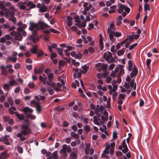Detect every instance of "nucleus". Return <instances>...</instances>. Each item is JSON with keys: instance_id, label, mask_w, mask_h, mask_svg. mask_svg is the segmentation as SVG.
I'll return each instance as SVG.
<instances>
[{"instance_id": "obj_1", "label": "nucleus", "mask_w": 159, "mask_h": 159, "mask_svg": "<svg viewBox=\"0 0 159 159\" xmlns=\"http://www.w3.org/2000/svg\"><path fill=\"white\" fill-rule=\"evenodd\" d=\"M50 27L48 25L41 21H39L37 24L31 22L29 30L33 31L32 35L28 39L29 40L35 43L37 42L39 39L37 36V31L40 29H43L45 28Z\"/></svg>"}, {"instance_id": "obj_2", "label": "nucleus", "mask_w": 159, "mask_h": 159, "mask_svg": "<svg viewBox=\"0 0 159 159\" xmlns=\"http://www.w3.org/2000/svg\"><path fill=\"white\" fill-rule=\"evenodd\" d=\"M17 25L19 27L17 28L18 32L15 31L11 32L10 35L14 37L15 39L19 41H20L22 39V36H25L26 35V33L24 29L26 27V25L23 24L21 22H19Z\"/></svg>"}, {"instance_id": "obj_3", "label": "nucleus", "mask_w": 159, "mask_h": 159, "mask_svg": "<svg viewBox=\"0 0 159 159\" xmlns=\"http://www.w3.org/2000/svg\"><path fill=\"white\" fill-rule=\"evenodd\" d=\"M30 123L27 120H25L24 122L21 126V131L20 133L17 134L18 137L22 136L23 135H26L31 132V130L30 128Z\"/></svg>"}, {"instance_id": "obj_4", "label": "nucleus", "mask_w": 159, "mask_h": 159, "mask_svg": "<svg viewBox=\"0 0 159 159\" xmlns=\"http://www.w3.org/2000/svg\"><path fill=\"white\" fill-rule=\"evenodd\" d=\"M115 145V143L114 142H111L110 144L107 143L105 149L102 154V157L104 158H107L108 156L107 154H108L109 152L111 154H113L114 152Z\"/></svg>"}, {"instance_id": "obj_5", "label": "nucleus", "mask_w": 159, "mask_h": 159, "mask_svg": "<svg viewBox=\"0 0 159 159\" xmlns=\"http://www.w3.org/2000/svg\"><path fill=\"white\" fill-rule=\"evenodd\" d=\"M126 81L124 84L125 88L127 89L133 88V89L135 90L136 89V83L135 84H134V79L131 80L129 76L128 75L126 78Z\"/></svg>"}, {"instance_id": "obj_6", "label": "nucleus", "mask_w": 159, "mask_h": 159, "mask_svg": "<svg viewBox=\"0 0 159 159\" xmlns=\"http://www.w3.org/2000/svg\"><path fill=\"white\" fill-rule=\"evenodd\" d=\"M15 15V12L14 11H10V10L7 11L6 12L4 16L6 18H8V20L11 21L13 23L16 24V18L14 16Z\"/></svg>"}, {"instance_id": "obj_7", "label": "nucleus", "mask_w": 159, "mask_h": 159, "mask_svg": "<svg viewBox=\"0 0 159 159\" xmlns=\"http://www.w3.org/2000/svg\"><path fill=\"white\" fill-rule=\"evenodd\" d=\"M124 66L122 65H119L118 66H116L115 69L116 72L119 73L116 75V77L117 78H119L120 77L121 75H123L124 73V70L123 69Z\"/></svg>"}, {"instance_id": "obj_8", "label": "nucleus", "mask_w": 159, "mask_h": 159, "mask_svg": "<svg viewBox=\"0 0 159 159\" xmlns=\"http://www.w3.org/2000/svg\"><path fill=\"white\" fill-rule=\"evenodd\" d=\"M61 84L59 82L57 83L56 84H55V87H54V89L56 92L61 91V88L62 86L63 88H65L66 87L65 86V81L63 80H61Z\"/></svg>"}, {"instance_id": "obj_9", "label": "nucleus", "mask_w": 159, "mask_h": 159, "mask_svg": "<svg viewBox=\"0 0 159 159\" xmlns=\"http://www.w3.org/2000/svg\"><path fill=\"white\" fill-rule=\"evenodd\" d=\"M108 89L109 90V93L110 95H112V98L114 100V97H116L117 95V93L116 91L117 89H114L112 88L111 85H109L108 86Z\"/></svg>"}, {"instance_id": "obj_10", "label": "nucleus", "mask_w": 159, "mask_h": 159, "mask_svg": "<svg viewBox=\"0 0 159 159\" xmlns=\"http://www.w3.org/2000/svg\"><path fill=\"white\" fill-rule=\"evenodd\" d=\"M63 150L61 149L60 151L61 153H63L65 155V158L66 157V152L67 151L68 152H71V148L70 146H67L65 144H64L62 146Z\"/></svg>"}, {"instance_id": "obj_11", "label": "nucleus", "mask_w": 159, "mask_h": 159, "mask_svg": "<svg viewBox=\"0 0 159 159\" xmlns=\"http://www.w3.org/2000/svg\"><path fill=\"white\" fill-rule=\"evenodd\" d=\"M104 57L108 62H113L115 60L112 57V53L110 52L105 53L104 54Z\"/></svg>"}, {"instance_id": "obj_12", "label": "nucleus", "mask_w": 159, "mask_h": 159, "mask_svg": "<svg viewBox=\"0 0 159 159\" xmlns=\"http://www.w3.org/2000/svg\"><path fill=\"white\" fill-rule=\"evenodd\" d=\"M130 9L126 6L120 4L119 5V8L118 10L119 13H120L122 12L125 11L127 12V13H128Z\"/></svg>"}, {"instance_id": "obj_13", "label": "nucleus", "mask_w": 159, "mask_h": 159, "mask_svg": "<svg viewBox=\"0 0 159 159\" xmlns=\"http://www.w3.org/2000/svg\"><path fill=\"white\" fill-rule=\"evenodd\" d=\"M31 104L32 105H35L36 106V110L38 114H39L41 112L42 108L39 102L34 100L31 102Z\"/></svg>"}, {"instance_id": "obj_14", "label": "nucleus", "mask_w": 159, "mask_h": 159, "mask_svg": "<svg viewBox=\"0 0 159 159\" xmlns=\"http://www.w3.org/2000/svg\"><path fill=\"white\" fill-rule=\"evenodd\" d=\"M9 10H7L4 5L3 3L0 2V15L3 16L6 14V12L9 11Z\"/></svg>"}, {"instance_id": "obj_15", "label": "nucleus", "mask_w": 159, "mask_h": 159, "mask_svg": "<svg viewBox=\"0 0 159 159\" xmlns=\"http://www.w3.org/2000/svg\"><path fill=\"white\" fill-rule=\"evenodd\" d=\"M104 116H102L101 117L102 120H100V125L104 124L108 119V113L105 110L103 112Z\"/></svg>"}, {"instance_id": "obj_16", "label": "nucleus", "mask_w": 159, "mask_h": 159, "mask_svg": "<svg viewBox=\"0 0 159 159\" xmlns=\"http://www.w3.org/2000/svg\"><path fill=\"white\" fill-rule=\"evenodd\" d=\"M42 83L44 85L47 84L48 86H51L52 87H55V82H50L48 81L47 78L46 76L43 77Z\"/></svg>"}, {"instance_id": "obj_17", "label": "nucleus", "mask_w": 159, "mask_h": 159, "mask_svg": "<svg viewBox=\"0 0 159 159\" xmlns=\"http://www.w3.org/2000/svg\"><path fill=\"white\" fill-rule=\"evenodd\" d=\"M122 35L121 33L120 32H115L114 31L112 33V34H111L109 35L110 39L111 40H113L114 39V37H120Z\"/></svg>"}, {"instance_id": "obj_18", "label": "nucleus", "mask_w": 159, "mask_h": 159, "mask_svg": "<svg viewBox=\"0 0 159 159\" xmlns=\"http://www.w3.org/2000/svg\"><path fill=\"white\" fill-rule=\"evenodd\" d=\"M26 6L27 9V11H28L31 9L35 8L36 7V5L32 2L29 1L26 2Z\"/></svg>"}, {"instance_id": "obj_19", "label": "nucleus", "mask_w": 159, "mask_h": 159, "mask_svg": "<svg viewBox=\"0 0 159 159\" xmlns=\"http://www.w3.org/2000/svg\"><path fill=\"white\" fill-rule=\"evenodd\" d=\"M26 3V2H20L17 4V5L20 10L27 11V6L26 5L25 6L24 5V4L25 3Z\"/></svg>"}, {"instance_id": "obj_20", "label": "nucleus", "mask_w": 159, "mask_h": 159, "mask_svg": "<svg viewBox=\"0 0 159 159\" xmlns=\"http://www.w3.org/2000/svg\"><path fill=\"white\" fill-rule=\"evenodd\" d=\"M115 29L116 27L114 24L113 23L111 24L107 29V32L109 35L111 34L112 32L115 31Z\"/></svg>"}, {"instance_id": "obj_21", "label": "nucleus", "mask_w": 159, "mask_h": 159, "mask_svg": "<svg viewBox=\"0 0 159 159\" xmlns=\"http://www.w3.org/2000/svg\"><path fill=\"white\" fill-rule=\"evenodd\" d=\"M95 51L94 48L93 46L89 47L88 49H85L84 50L83 54L84 55H87L89 52L90 53L93 52Z\"/></svg>"}, {"instance_id": "obj_22", "label": "nucleus", "mask_w": 159, "mask_h": 159, "mask_svg": "<svg viewBox=\"0 0 159 159\" xmlns=\"http://www.w3.org/2000/svg\"><path fill=\"white\" fill-rule=\"evenodd\" d=\"M138 73V69L135 65H134V67L133 68L132 72L130 74V76L131 78H132L134 76H136Z\"/></svg>"}, {"instance_id": "obj_23", "label": "nucleus", "mask_w": 159, "mask_h": 159, "mask_svg": "<svg viewBox=\"0 0 159 159\" xmlns=\"http://www.w3.org/2000/svg\"><path fill=\"white\" fill-rule=\"evenodd\" d=\"M42 6L39 9V11L40 12H44L47 11L48 10V7L44 5L43 3H42Z\"/></svg>"}, {"instance_id": "obj_24", "label": "nucleus", "mask_w": 159, "mask_h": 159, "mask_svg": "<svg viewBox=\"0 0 159 159\" xmlns=\"http://www.w3.org/2000/svg\"><path fill=\"white\" fill-rule=\"evenodd\" d=\"M107 67L108 65L107 64L101 63L100 68H98V70L99 72L101 71L102 70L104 71L107 69Z\"/></svg>"}, {"instance_id": "obj_25", "label": "nucleus", "mask_w": 159, "mask_h": 159, "mask_svg": "<svg viewBox=\"0 0 159 159\" xmlns=\"http://www.w3.org/2000/svg\"><path fill=\"white\" fill-rule=\"evenodd\" d=\"M134 39H135V34L134 33H132L131 35L128 36V37L126 38L127 40H129L130 43L133 42Z\"/></svg>"}, {"instance_id": "obj_26", "label": "nucleus", "mask_w": 159, "mask_h": 159, "mask_svg": "<svg viewBox=\"0 0 159 159\" xmlns=\"http://www.w3.org/2000/svg\"><path fill=\"white\" fill-rule=\"evenodd\" d=\"M128 70L130 71L134 67V64H133V62L131 60H129L128 62Z\"/></svg>"}, {"instance_id": "obj_27", "label": "nucleus", "mask_w": 159, "mask_h": 159, "mask_svg": "<svg viewBox=\"0 0 159 159\" xmlns=\"http://www.w3.org/2000/svg\"><path fill=\"white\" fill-rule=\"evenodd\" d=\"M77 152H72L70 155V159H76L77 157Z\"/></svg>"}, {"instance_id": "obj_28", "label": "nucleus", "mask_w": 159, "mask_h": 159, "mask_svg": "<svg viewBox=\"0 0 159 159\" xmlns=\"http://www.w3.org/2000/svg\"><path fill=\"white\" fill-rule=\"evenodd\" d=\"M38 48L37 46H33L32 48L30 49V51L33 54H36L38 52Z\"/></svg>"}, {"instance_id": "obj_29", "label": "nucleus", "mask_w": 159, "mask_h": 159, "mask_svg": "<svg viewBox=\"0 0 159 159\" xmlns=\"http://www.w3.org/2000/svg\"><path fill=\"white\" fill-rule=\"evenodd\" d=\"M93 123L95 124L99 125H100V121L99 122V119L97 117L94 116L93 117Z\"/></svg>"}, {"instance_id": "obj_30", "label": "nucleus", "mask_w": 159, "mask_h": 159, "mask_svg": "<svg viewBox=\"0 0 159 159\" xmlns=\"http://www.w3.org/2000/svg\"><path fill=\"white\" fill-rule=\"evenodd\" d=\"M23 111L25 113H30L33 112V110L28 107H25L23 108Z\"/></svg>"}, {"instance_id": "obj_31", "label": "nucleus", "mask_w": 159, "mask_h": 159, "mask_svg": "<svg viewBox=\"0 0 159 159\" xmlns=\"http://www.w3.org/2000/svg\"><path fill=\"white\" fill-rule=\"evenodd\" d=\"M16 108L14 107H11L8 109V111L11 115H13L15 113V111L16 110Z\"/></svg>"}, {"instance_id": "obj_32", "label": "nucleus", "mask_w": 159, "mask_h": 159, "mask_svg": "<svg viewBox=\"0 0 159 159\" xmlns=\"http://www.w3.org/2000/svg\"><path fill=\"white\" fill-rule=\"evenodd\" d=\"M90 148V145L87 143L86 144V147L85 149V152L86 155H89V150Z\"/></svg>"}, {"instance_id": "obj_33", "label": "nucleus", "mask_w": 159, "mask_h": 159, "mask_svg": "<svg viewBox=\"0 0 159 159\" xmlns=\"http://www.w3.org/2000/svg\"><path fill=\"white\" fill-rule=\"evenodd\" d=\"M57 45L55 43H53L52 44L51 46L49 45L48 47V48L50 52H52V48H57Z\"/></svg>"}, {"instance_id": "obj_34", "label": "nucleus", "mask_w": 159, "mask_h": 159, "mask_svg": "<svg viewBox=\"0 0 159 159\" xmlns=\"http://www.w3.org/2000/svg\"><path fill=\"white\" fill-rule=\"evenodd\" d=\"M17 58L16 57H15L12 56H10L7 58V60L9 61H12L13 62H15L17 61Z\"/></svg>"}, {"instance_id": "obj_35", "label": "nucleus", "mask_w": 159, "mask_h": 159, "mask_svg": "<svg viewBox=\"0 0 159 159\" xmlns=\"http://www.w3.org/2000/svg\"><path fill=\"white\" fill-rule=\"evenodd\" d=\"M15 114L17 117L20 120H23L24 116L23 114H20L17 112H15Z\"/></svg>"}, {"instance_id": "obj_36", "label": "nucleus", "mask_w": 159, "mask_h": 159, "mask_svg": "<svg viewBox=\"0 0 159 159\" xmlns=\"http://www.w3.org/2000/svg\"><path fill=\"white\" fill-rule=\"evenodd\" d=\"M54 77V74L53 73H50L48 75V78L49 81L52 82Z\"/></svg>"}, {"instance_id": "obj_37", "label": "nucleus", "mask_w": 159, "mask_h": 159, "mask_svg": "<svg viewBox=\"0 0 159 159\" xmlns=\"http://www.w3.org/2000/svg\"><path fill=\"white\" fill-rule=\"evenodd\" d=\"M127 147V145L126 143L125 140H123L122 142L121 145L119 147V149L120 150L122 149L123 148Z\"/></svg>"}, {"instance_id": "obj_38", "label": "nucleus", "mask_w": 159, "mask_h": 159, "mask_svg": "<svg viewBox=\"0 0 159 159\" xmlns=\"http://www.w3.org/2000/svg\"><path fill=\"white\" fill-rule=\"evenodd\" d=\"M70 135L72 137L74 138L77 139L79 138V135L77 134H75V133L73 132H72L70 133Z\"/></svg>"}, {"instance_id": "obj_39", "label": "nucleus", "mask_w": 159, "mask_h": 159, "mask_svg": "<svg viewBox=\"0 0 159 159\" xmlns=\"http://www.w3.org/2000/svg\"><path fill=\"white\" fill-rule=\"evenodd\" d=\"M125 51V48H123L121 50H119L117 51V55L120 56L124 54Z\"/></svg>"}, {"instance_id": "obj_40", "label": "nucleus", "mask_w": 159, "mask_h": 159, "mask_svg": "<svg viewBox=\"0 0 159 159\" xmlns=\"http://www.w3.org/2000/svg\"><path fill=\"white\" fill-rule=\"evenodd\" d=\"M34 98L36 100L38 101H39L40 100L43 101L45 99V97L44 96H41L39 98L38 96H36L34 97Z\"/></svg>"}, {"instance_id": "obj_41", "label": "nucleus", "mask_w": 159, "mask_h": 159, "mask_svg": "<svg viewBox=\"0 0 159 159\" xmlns=\"http://www.w3.org/2000/svg\"><path fill=\"white\" fill-rule=\"evenodd\" d=\"M7 101L9 103L10 105H12L14 103V102L11 97H8L7 99Z\"/></svg>"}, {"instance_id": "obj_42", "label": "nucleus", "mask_w": 159, "mask_h": 159, "mask_svg": "<svg viewBox=\"0 0 159 159\" xmlns=\"http://www.w3.org/2000/svg\"><path fill=\"white\" fill-rule=\"evenodd\" d=\"M86 21L85 19L82 22L79 24V26L80 28L81 27H85L86 25Z\"/></svg>"}, {"instance_id": "obj_43", "label": "nucleus", "mask_w": 159, "mask_h": 159, "mask_svg": "<svg viewBox=\"0 0 159 159\" xmlns=\"http://www.w3.org/2000/svg\"><path fill=\"white\" fill-rule=\"evenodd\" d=\"M116 7V6L115 5H113L110 7L111 9L108 11L109 13L111 14L114 12Z\"/></svg>"}, {"instance_id": "obj_44", "label": "nucleus", "mask_w": 159, "mask_h": 159, "mask_svg": "<svg viewBox=\"0 0 159 159\" xmlns=\"http://www.w3.org/2000/svg\"><path fill=\"white\" fill-rule=\"evenodd\" d=\"M36 54L38 57L39 58H40L44 54L43 52L41 50L38 51Z\"/></svg>"}, {"instance_id": "obj_45", "label": "nucleus", "mask_w": 159, "mask_h": 159, "mask_svg": "<svg viewBox=\"0 0 159 159\" xmlns=\"http://www.w3.org/2000/svg\"><path fill=\"white\" fill-rule=\"evenodd\" d=\"M89 68V67L86 65H84L82 66V68L83 69V70H84V71L83 70H82V72L84 74L88 70Z\"/></svg>"}, {"instance_id": "obj_46", "label": "nucleus", "mask_w": 159, "mask_h": 159, "mask_svg": "<svg viewBox=\"0 0 159 159\" xmlns=\"http://www.w3.org/2000/svg\"><path fill=\"white\" fill-rule=\"evenodd\" d=\"M47 89L48 90V93L50 95L53 94L54 93V89H52L50 87H48Z\"/></svg>"}, {"instance_id": "obj_47", "label": "nucleus", "mask_w": 159, "mask_h": 159, "mask_svg": "<svg viewBox=\"0 0 159 159\" xmlns=\"http://www.w3.org/2000/svg\"><path fill=\"white\" fill-rule=\"evenodd\" d=\"M116 82L115 80H113L111 83V84L113 86L114 89H117L118 85L116 84Z\"/></svg>"}, {"instance_id": "obj_48", "label": "nucleus", "mask_w": 159, "mask_h": 159, "mask_svg": "<svg viewBox=\"0 0 159 159\" xmlns=\"http://www.w3.org/2000/svg\"><path fill=\"white\" fill-rule=\"evenodd\" d=\"M141 32V30L140 29H138L137 31V34H135V39H138L139 36V34Z\"/></svg>"}, {"instance_id": "obj_49", "label": "nucleus", "mask_w": 159, "mask_h": 159, "mask_svg": "<svg viewBox=\"0 0 159 159\" xmlns=\"http://www.w3.org/2000/svg\"><path fill=\"white\" fill-rule=\"evenodd\" d=\"M65 109V108L62 107L60 108L59 106H58L55 108V110L57 111H63Z\"/></svg>"}, {"instance_id": "obj_50", "label": "nucleus", "mask_w": 159, "mask_h": 159, "mask_svg": "<svg viewBox=\"0 0 159 159\" xmlns=\"http://www.w3.org/2000/svg\"><path fill=\"white\" fill-rule=\"evenodd\" d=\"M147 10L149 11L150 10V6L147 3H145L144 5V10L146 11Z\"/></svg>"}, {"instance_id": "obj_51", "label": "nucleus", "mask_w": 159, "mask_h": 159, "mask_svg": "<svg viewBox=\"0 0 159 159\" xmlns=\"http://www.w3.org/2000/svg\"><path fill=\"white\" fill-rule=\"evenodd\" d=\"M73 70H75V72L73 73V76L74 79H76L77 78L76 74L79 71V69L77 68H74Z\"/></svg>"}, {"instance_id": "obj_52", "label": "nucleus", "mask_w": 159, "mask_h": 159, "mask_svg": "<svg viewBox=\"0 0 159 159\" xmlns=\"http://www.w3.org/2000/svg\"><path fill=\"white\" fill-rule=\"evenodd\" d=\"M52 156L54 159H57L58 158V156L57 155V151H55L53 152L52 154Z\"/></svg>"}, {"instance_id": "obj_53", "label": "nucleus", "mask_w": 159, "mask_h": 159, "mask_svg": "<svg viewBox=\"0 0 159 159\" xmlns=\"http://www.w3.org/2000/svg\"><path fill=\"white\" fill-rule=\"evenodd\" d=\"M3 88L5 90H9L10 89L9 85L8 84H5L3 85Z\"/></svg>"}, {"instance_id": "obj_54", "label": "nucleus", "mask_w": 159, "mask_h": 159, "mask_svg": "<svg viewBox=\"0 0 159 159\" xmlns=\"http://www.w3.org/2000/svg\"><path fill=\"white\" fill-rule=\"evenodd\" d=\"M72 63L75 66H78L80 65V63L78 62H76L75 59H73L72 60Z\"/></svg>"}, {"instance_id": "obj_55", "label": "nucleus", "mask_w": 159, "mask_h": 159, "mask_svg": "<svg viewBox=\"0 0 159 159\" xmlns=\"http://www.w3.org/2000/svg\"><path fill=\"white\" fill-rule=\"evenodd\" d=\"M28 86L30 88L33 89L35 87V85L32 82H30L28 84Z\"/></svg>"}, {"instance_id": "obj_56", "label": "nucleus", "mask_w": 159, "mask_h": 159, "mask_svg": "<svg viewBox=\"0 0 159 159\" xmlns=\"http://www.w3.org/2000/svg\"><path fill=\"white\" fill-rule=\"evenodd\" d=\"M137 45V43H135L134 44L131 45L129 47V50H131L136 47Z\"/></svg>"}, {"instance_id": "obj_57", "label": "nucleus", "mask_w": 159, "mask_h": 159, "mask_svg": "<svg viewBox=\"0 0 159 159\" xmlns=\"http://www.w3.org/2000/svg\"><path fill=\"white\" fill-rule=\"evenodd\" d=\"M102 127H101L99 128V130L102 132H104L106 129V126L105 125H103Z\"/></svg>"}, {"instance_id": "obj_58", "label": "nucleus", "mask_w": 159, "mask_h": 159, "mask_svg": "<svg viewBox=\"0 0 159 159\" xmlns=\"http://www.w3.org/2000/svg\"><path fill=\"white\" fill-rule=\"evenodd\" d=\"M82 54L80 53H78V54H76L75 56V58L76 59H79L80 58L82 57Z\"/></svg>"}, {"instance_id": "obj_59", "label": "nucleus", "mask_w": 159, "mask_h": 159, "mask_svg": "<svg viewBox=\"0 0 159 159\" xmlns=\"http://www.w3.org/2000/svg\"><path fill=\"white\" fill-rule=\"evenodd\" d=\"M28 116L29 118L32 119H35L36 118L35 116L32 114L31 113H29Z\"/></svg>"}, {"instance_id": "obj_60", "label": "nucleus", "mask_w": 159, "mask_h": 159, "mask_svg": "<svg viewBox=\"0 0 159 159\" xmlns=\"http://www.w3.org/2000/svg\"><path fill=\"white\" fill-rule=\"evenodd\" d=\"M17 150L18 152L20 153H22L23 152V149L22 147L19 146L17 148Z\"/></svg>"}, {"instance_id": "obj_61", "label": "nucleus", "mask_w": 159, "mask_h": 159, "mask_svg": "<svg viewBox=\"0 0 159 159\" xmlns=\"http://www.w3.org/2000/svg\"><path fill=\"white\" fill-rule=\"evenodd\" d=\"M10 26V24L8 23H7L6 24H3L2 25V27L3 29H7Z\"/></svg>"}, {"instance_id": "obj_62", "label": "nucleus", "mask_w": 159, "mask_h": 159, "mask_svg": "<svg viewBox=\"0 0 159 159\" xmlns=\"http://www.w3.org/2000/svg\"><path fill=\"white\" fill-rule=\"evenodd\" d=\"M40 91L43 94H45L44 93L46 92V89L45 87L41 86L40 89Z\"/></svg>"}, {"instance_id": "obj_63", "label": "nucleus", "mask_w": 159, "mask_h": 159, "mask_svg": "<svg viewBox=\"0 0 159 159\" xmlns=\"http://www.w3.org/2000/svg\"><path fill=\"white\" fill-rule=\"evenodd\" d=\"M62 49L60 48H58L57 49V52L60 55H62Z\"/></svg>"}, {"instance_id": "obj_64", "label": "nucleus", "mask_w": 159, "mask_h": 159, "mask_svg": "<svg viewBox=\"0 0 159 159\" xmlns=\"http://www.w3.org/2000/svg\"><path fill=\"white\" fill-rule=\"evenodd\" d=\"M84 129L85 132H88L90 130V127L88 125H85L84 127Z\"/></svg>"}]
</instances>
